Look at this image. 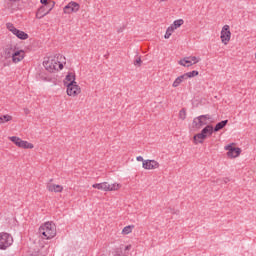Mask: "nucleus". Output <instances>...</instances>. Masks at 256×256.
Instances as JSON below:
<instances>
[{
	"instance_id": "nucleus-1",
	"label": "nucleus",
	"mask_w": 256,
	"mask_h": 256,
	"mask_svg": "<svg viewBox=\"0 0 256 256\" xmlns=\"http://www.w3.org/2000/svg\"><path fill=\"white\" fill-rule=\"evenodd\" d=\"M66 58L63 55H51L44 59L43 66L50 73H57L64 69Z\"/></svg>"
},
{
	"instance_id": "nucleus-2",
	"label": "nucleus",
	"mask_w": 256,
	"mask_h": 256,
	"mask_svg": "<svg viewBox=\"0 0 256 256\" xmlns=\"http://www.w3.org/2000/svg\"><path fill=\"white\" fill-rule=\"evenodd\" d=\"M1 57L5 60L11 59L13 64H19L25 59L26 52L16 45H10L4 49Z\"/></svg>"
},
{
	"instance_id": "nucleus-3",
	"label": "nucleus",
	"mask_w": 256,
	"mask_h": 256,
	"mask_svg": "<svg viewBox=\"0 0 256 256\" xmlns=\"http://www.w3.org/2000/svg\"><path fill=\"white\" fill-rule=\"evenodd\" d=\"M39 232L43 239L50 240L57 234L56 225L53 222H46L40 227Z\"/></svg>"
},
{
	"instance_id": "nucleus-4",
	"label": "nucleus",
	"mask_w": 256,
	"mask_h": 256,
	"mask_svg": "<svg viewBox=\"0 0 256 256\" xmlns=\"http://www.w3.org/2000/svg\"><path fill=\"white\" fill-rule=\"evenodd\" d=\"M213 122L212 117L207 115H201L199 117H196L192 122V128L194 130H200L203 126H208L210 123Z\"/></svg>"
},
{
	"instance_id": "nucleus-5",
	"label": "nucleus",
	"mask_w": 256,
	"mask_h": 256,
	"mask_svg": "<svg viewBox=\"0 0 256 256\" xmlns=\"http://www.w3.org/2000/svg\"><path fill=\"white\" fill-rule=\"evenodd\" d=\"M10 142H12L17 148L23 150H33L35 145L29 141L23 140L18 136H11L8 138Z\"/></svg>"
},
{
	"instance_id": "nucleus-6",
	"label": "nucleus",
	"mask_w": 256,
	"mask_h": 256,
	"mask_svg": "<svg viewBox=\"0 0 256 256\" xmlns=\"http://www.w3.org/2000/svg\"><path fill=\"white\" fill-rule=\"evenodd\" d=\"M6 29L12 34L14 35L17 39L21 40V41H25L29 39V35L22 31L19 30L18 28L15 27L14 24L12 23H7L6 24Z\"/></svg>"
},
{
	"instance_id": "nucleus-7",
	"label": "nucleus",
	"mask_w": 256,
	"mask_h": 256,
	"mask_svg": "<svg viewBox=\"0 0 256 256\" xmlns=\"http://www.w3.org/2000/svg\"><path fill=\"white\" fill-rule=\"evenodd\" d=\"M224 149L227 151L226 155L229 159H237L242 153V149L237 147L236 143H230L226 145Z\"/></svg>"
},
{
	"instance_id": "nucleus-8",
	"label": "nucleus",
	"mask_w": 256,
	"mask_h": 256,
	"mask_svg": "<svg viewBox=\"0 0 256 256\" xmlns=\"http://www.w3.org/2000/svg\"><path fill=\"white\" fill-rule=\"evenodd\" d=\"M14 240L11 234L6 232L0 233V250H6L12 246Z\"/></svg>"
},
{
	"instance_id": "nucleus-9",
	"label": "nucleus",
	"mask_w": 256,
	"mask_h": 256,
	"mask_svg": "<svg viewBox=\"0 0 256 256\" xmlns=\"http://www.w3.org/2000/svg\"><path fill=\"white\" fill-rule=\"evenodd\" d=\"M201 61V58L200 57H197V56H189V57H184L182 59H180L178 61V64L181 66V67H184V68H190L196 64H198L199 62Z\"/></svg>"
},
{
	"instance_id": "nucleus-10",
	"label": "nucleus",
	"mask_w": 256,
	"mask_h": 256,
	"mask_svg": "<svg viewBox=\"0 0 256 256\" xmlns=\"http://www.w3.org/2000/svg\"><path fill=\"white\" fill-rule=\"evenodd\" d=\"M232 33L231 28L229 25L223 26L221 32H220V40L221 43L225 46H227L231 42Z\"/></svg>"
},
{
	"instance_id": "nucleus-11",
	"label": "nucleus",
	"mask_w": 256,
	"mask_h": 256,
	"mask_svg": "<svg viewBox=\"0 0 256 256\" xmlns=\"http://www.w3.org/2000/svg\"><path fill=\"white\" fill-rule=\"evenodd\" d=\"M80 8H81V6H80V4H78V2L71 0V2H68V4H66V6H64L63 13L65 15L76 14L80 11Z\"/></svg>"
},
{
	"instance_id": "nucleus-12",
	"label": "nucleus",
	"mask_w": 256,
	"mask_h": 256,
	"mask_svg": "<svg viewBox=\"0 0 256 256\" xmlns=\"http://www.w3.org/2000/svg\"><path fill=\"white\" fill-rule=\"evenodd\" d=\"M65 87L67 95L71 98L78 97L82 92L81 87L78 85V83Z\"/></svg>"
},
{
	"instance_id": "nucleus-13",
	"label": "nucleus",
	"mask_w": 256,
	"mask_h": 256,
	"mask_svg": "<svg viewBox=\"0 0 256 256\" xmlns=\"http://www.w3.org/2000/svg\"><path fill=\"white\" fill-rule=\"evenodd\" d=\"M142 167L145 170H158L160 169L161 165L156 160L147 159L146 161H144Z\"/></svg>"
},
{
	"instance_id": "nucleus-14",
	"label": "nucleus",
	"mask_w": 256,
	"mask_h": 256,
	"mask_svg": "<svg viewBox=\"0 0 256 256\" xmlns=\"http://www.w3.org/2000/svg\"><path fill=\"white\" fill-rule=\"evenodd\" d=\"M46 189L50 193H62L64 190V187L60 184H55L53 183V180H50L46 185Z\"/></svg>"
},
{
	"instance_id": "nucleus-15",
	"label": "nucleus",
	"mask_w": 256,
	"mask_h": 256,
	"mask_svg": "<svg viewBox=\"0 0 256 256\" xmlns=\"http://www.w3.org/2000/svg\"><path fill=\"white\" fill-rule=\"evenodd\" d=\"M132 249V245L120 246L115 249L112 256H128V252Z\"/></svg>"
},
{
	"instance_id": "nucleus-16",
	"label": "nucleus",
	"mask_w": 256,
	"mask_h": 256,
	"mask_svg": "<svg viewBox=\"0 0 256 256\" xmlns=\"http://www.w3.org/2000/svg\"><path fill=\"white\" fill-rule=\"evenodd\" d=\"M75 84H77L76 74L74 72H69L64 79V86L68 87Z\"/></svg>"
},
{
	"instance_id": "nucleus-17",
	"label": "nucleus",
	"mask_w": 256,
	"mask_h": 256,
	"mask_svg": "<svg viewBox=\"0 0 256 256\" xmlns=\"http://www.w3.org/2000/svg\"><path fill=\"white\" fill-rule=\"evenodd\" d=\"M52 8H53V6H52ZM52 8L47 10L46 6H40V8L38 9V11L36 13V18L39 20L44 18L51 12Z\"/></svg>"
},
{
	"instance_id": "nucleus-18",
	"label": "nucleus",
	"mask_w": 256,
	"mask_h": 256,
	"mask_svg": "<svg viewBox=\"0 0 256 256\" xmlns=\"http://www.w3.org/2000/svg\"><path fill=\"white\" fill-rule=\"evenodd\" d=\"M214 133V127L212 125H207L202 131L201 134L205 137V139H208L212 137Z\"/></svg>"
},
{
	"instance_id": "nucleus-19",
	"label": "nucleus",
	"mask_w": 256,
	"mask_h": 256,
	"mask_svg": "<svg viewBox=\"0 0 256 256\" xmlns=\"http://www.w3.org/2000/svg\"><path fill=\"white\" fill-rule=\"evenodd\" d=\"M94 189L109 192V183L108 182H102V183H95L92 185Z\"/></svg>"
},
{
	"instance_id": "nucleus-20",
	"label": "nucleus",
	"mask_w": 256,
	"mask_h": 256,
	"mask_svg": "<svg viewBox=\"0 0 256 256\" xmlns=\"http://www.w3.org/2000/svg\"><path fill=\"white\" fill-rule=\"evenodd\" d=\"M205 140H206V137L202 134V132L195 134L193 137V143L195 145H201L205 142Z\"/></svg>"
},
{
	"instance_id": "nucleus-21",
	"label": "nucleus",
	"mask_w": 256,
	"mask_h": 256,
	"mask_svg": "<svg viewBox=\"0 0 256 256\" xmlns=\"http://www.w3.org/2000/svg\"><path fill=\"white\" fill-rule=\"evenodd\" d=\"M185 81H186V79H185L184 75H181V76L177 77V78L174 80V82H173V84H172V87H173V88H178V87L181 86V84H183Z\"/></svg>"
},
{
	"instance_id": "nucleus-22",
	"label": "nucleus",
	"mask_w": 256,
	"mask_h": 256,
	"mask_svg": "<svg viewBox=\"0 0 256 256\" xmlns=\"http://www.w3.org/2000/svg\"><path fill=\"white\" fill-rule=\"evenodd\" d=\"M134 229H135V226H134V225H128V226H126V227H124V228L122 229L121 234H122L123 236L130 235V234L134 231Z\"/></svg>"
},
{
	"instance_id": "nucleus-23",
	"label": "nucleus",
	"mask_w": 256,
	"mask_h": 256,
	"mask_svg": "<svg viewBox=\"0 0 256 256\" xmlns=\"http://www.w3.org/2000/svg\"><path fill=\"white\" fill-rule=\"evenodd\" d=\"M122 188V184L118 182H114L112 184L109 183V192L119 191Z\"/></svg>"
},
{
	"instance_id": "nucleus-24",
	"label": "nucleus",
	"mask_w": 256,
	"mask_h": 256,
	"mask_svg": "<svg viewBox=\"0 0 256 256\" xmlns=\"http://www.w3.org/2000/svg\"><path fill=\"white\" fill-rule=\"evenodd\" d=\"M175 31H176L175 28H174L172 25H170V26L167 28V30H166V33H165L164 38H165L166 40L170 39V37L173 35V33H174Z\"/></svg>"
},
{
	"instance_id": "nucleus-25",
	"label": "nucleus",
	"mask_w": 256,
	"mask_h": 256,
	"mask_svg": "<svg viewBox=\"0 0 256 256\" xmlns=\"http://www.w3.org/2000/svg\"><path fill=\"white\" fill-rule=\"evenodd\" d=\"M13 120V117L11 115H2L0 116V124H5Z\"/></svg>"
},
{
	"instance_id": "nucleus-26",
	"label": "nucleus",
	"mask_w": 256,
	"mask_h": 256,
	"mask_svg": "<svg viewBox=\"0 0 256 256\" xmlns=\"http://www.w3.org/2000/svg\"><path fill=\"white\" fill-rule=\"evenodd\" d=\"M198 75H199L198 71H192V72H188V73L183 74L185 80L197 77Z\"/></svg>"
},
{
	"instance_id": "nucleus-27",
	"label": "nucleus",
	"mask_w": 256,
	"mask_h": 256,
	"mask_svg": "<svg viewBox=\"0 0 256 256\" xmlns=\"http://www.w3.org/2000/svg\"><path fill=\"white\" fill-rule=\"evenodd\" d=\"M228 124V120L222 121L216 125L214 128V132H219L221 129H223Z\"/></svg>"
},
{
	"instance_id": "nucleus-28",
	"label": "nucleus",
	"mask_w": 256,
	"mask_h": 256,
	"mask_svg": "<svg viewBox=\"0 0 256 256\" xmlns=\"http://www.w3.org/2000/svg\"><path fill=\"white\" fill-rule=\"evenodd\" d=\"M184 24V20L183 19H179L174 21L173 24H171L172 27L175 28V30L179 29L182 25Z\"/></svg>"
},
{
	"instance_id": "nucleus-29",
	"label": "nucleus",
	"mask_w": 256,
	"mask_h": 256,
	"mask_svg": "<svg viewBox=\"0 0 256 256\" xmlns=\"http://www.w3.org/2000/svg\"><path fill=\"white\" fill-rule=\"evenodd\" d=\"M187 118V110L186 109H182L179 112V119L182 121H185Z\"/></svg>"
},
{
	"instance_id": "nucleus-30",
	"label": "nucleus",
	"mask_w": 256,
	"mask_h": 256,
	"mask_svg": "<svg viewBox=\"0 0 256 256\" xmlns=\"http://www.w3.org/2000/svg\"><path fill=\"white\" fill-rule=\"evenodd\" d=\"M141 64H142L141 58H138V59L134 62V65H135V66H141Z\"/></svg>"
},
{
	"instance_id": "nucleus-31",
	"label": "nucleus",
	"mask_w": 256,
	"mask_h": 256,
	"mask_svg": "<svg viewBox=\"0 0 256 256\" xmlns=\"http://www.w3.org/2000/svg\"><path fill=\"white\" fill-rule=\"evenodd\" d=\"M136 160H137L138 162H142V165H143L144 162L146 161L142 156H138V157L136 158Z\"/></svg>"
},
{
	"instance_id": "nucleus-32",
	"label": "nucleus",
	"mask_w": 256,
	"mask_h": 256,
	"mask_svg": "<svg viewBox=\"0 0 256 256\" xmlns=\"http://www.w3.org/2000/svg\"><path fill=\"white\" fill-rule=\"evenodd\" d=\"M47 1H48V0H41V3H42L43 5H46V4H47Z\"/></svg>"
},
{
	"instance_id": "nucleus-33",
	"label": "nucleus",
	"mask_w": 256,
	"mask_h": 256,
	"mask_svg": "<svg viewBox=\"0 0 256 256\" xmlns=\"http://www.w3.org/2000/svg\"><path fill=\"white\" fill-rule=\"evenodd\" d=\"M254 60L256 61V52L254 53Z\"/></svg>"
},
{
	"instance_id": "nucleus-34",
	"label": "nucleus",
	"mask_w": 256,
	"mask_h": 256,
	"mask_svg": "<svg viewBox=\"0 0 256 256\" xmlns=\"http://www.w3.org/2000/svg\"><path fill=\"white\" fill-rule=\"evenodd\" d=\"M30 256H38L37 254H32V255H30Z\"/></svg>"
}]
</instances>
